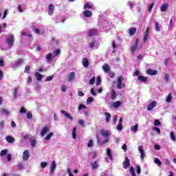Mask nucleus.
I'll use <instances>...</instances> for the list:
<instances>
[{
	"mask_svg": "<svg viewBox=\"0 0 176 176\" xmlns=\"http://www.w3.org/2000/svg\"><path fill=\"white\" fill-rule=\"evenodd\" d=\"M171 100H173V96H172V95H171V93H170V94L168 95V96H167V98H166V102H171Z\"/></svg>",
	"mask_w": 176,
	"mask_h": 176,
	"instance_id": "obj_35",
	"label": "nucleus"
},
{
	"mask_svg": "<svg viewBox=\"0 0 176 176\" xmlns=\"http://www.w3.org/2000/svg\"><path fill=\"white\" fill-rule=\"evenodd\" d=\"M101 85V78L97 77L96 78V86H100Z\"/></svg>",
	"mask_w": 176,
	"mask_h": 176,
	"instance_id": "obj_54",
	"label": "nucleus"
},
{
	"mask_svg": "<svg viewBox=\"0 0 176 176\" xmlns=\"http://www.w3.org/2000/svg\"><path fill=\"white\" fill-rule=\"evenodd\" d=\"M6 140L7 141V142H8V144H13V142H14V138L8 135L6 137Z\"/></svg>",
	"mask_w": 176,
	"mask_h": 176,
	"instance_id": "obj_16",
	"label": "nucleus"
},
{
	"mask_svg": "<svg viewBox=\"0 0 176 176\" xmlns=\"http://www.w3.org/2000/svg\"><path fill=\"white\" fill-rule=\"evenodd\" d=\"M111 99L115 100L116 98V91L115 90L112 89L111 92Z\"/></svg>",
	"mask_w": 176,
	"mask_h": 176,
	"instance_id": "obj_37",
	"label": "nucleus"
},
{
	"mask_svg": "<svg viewBox=\"0 0 176 176\" xmlns=\"http://www.w3.org/2000/svg\"><path fill=\"white\" fill-rule=\"evenodd\" d=\"M107 156L109 157V159L112 160V151H111V148H108L107 151Z\"/></svg>",
	"mask_w": 176,
	"mask_h": 176,
	"instance_id": "obj_38",
	"label": "nucleus"
},
{
	"mask_svg": "<svg viewBox=\"0 0 176 176\" xmlns=\"http://www.w3.org/2000/svg\"><path fill=\"white\" fill-rule=\"evenodd\" d=\"M18 170H23L24 169V164L23 162H19L16 166Z\"/></svg>",
	"mask_w": 176,
	"mask_h": 176,
	"instance_id": "obj_32",
	"label": "nucleus"
},
{
	"mask_svg": "<svg viewBox=\"0 0 176 176\" xmlns=\"http://www.w3.org/2000/svg\"><path fill=\"white\" fill-rule=\"evenodd\" d=\"M139 42H140V40H138V38L133 41V45H131V52L132 54H134L136 50H140V49L141 48V46H138Z\"/></svg>",
	"mask_w": 176,
	"mask_h": 176,
	"instance_id": "obj_1",
	"label": "nucleus"
},
{
	"mask_svg": "<svg viewBox=\"0 0 176 176\" xmlns=\"http://www.w3.org/2000/svg\"><path fill=\"white\" fill-rule=\"evenodd\" d=\"M170 140L174 142H175L176 141L175 135H174V132H170Z\"/></svg>",
	"mask_w": 176,
	"mask_h": 176,
	"instance_id": "obj_44",
	"label": "nucleus"
},
{
	"mask_svg": "<svg viewBox=\"0 0 176 176\" xmlns=\"http://www.w3.org/2000/svg\"><path fill=\"white\" fill-rule=\"evenodd\" d=\"M72 138L76 140V128H74L72 131Z\"/></svg>",
	"mask_w": 176,
	"mask_h": 176,
	"instance_id": "obj_39",
	"label": "nucleus"
},
{
	"mask_svg": "<svg viewBox=\"0 0 176 176\" xmlns=\"http://www.w3.org/2000/svg\"><path fill=\"white\" fill-rule=\"evenodd\" d=\"M91 166L93 170H96V169L98 168V167L100 166V164L97 162H94L91 163Z\"/></svg>",
	"mask_w": 176,
	"mask_h": 176,
	"instance_id": "obj_19",
	"label": "nucleus"
},
{
	"mask_svg": "<svg viewBox=\"0 0 176 176\" xmlns=\"http://www.w3.org/2000/svg\"><path fill=\"white\" fill-rule=\"evenodd\" d=\"M82 14L85 17H91V16L93 15V13H91V11H90L89 10H86L85 11H84L82 12Z\"/></svg>",
	"mask_w": 176,
	"mask_h": 176,
	"instance_id": "obj_15",
	"label": "nucleus"
},
{
	"mask_svg": "<svg viewBox=\"0 0 176 176\" xmlns=\"http://www.w3.org/2000/svg\"><path fill=\"white\" fill-rule=\"evenodd\" d=\"M164 80L166 82V83H168L170 80V75L168 74H166L164 76Z\"/></svg>",
	"mask_w": 176,
	"mask_h": 176,
	"instance_id": "obj_42",
	"label": "nucleus"
},
{
	"mask_svg": "<svg viewBox=\"0 0 176 176\" xmlns=\"http://www.w3.org/2000/svg\"><path fill=\"white\" fill-rule=\"evenodd\" d=\"M0 113L1 115L8 116V115H10V111L7 109H0Z\"/></svg>",
	"mask_w": 176,
	"mask_h": 176,
	"instance_id": "obj_9",
	"label": "nucleus"
},
{
	"mask_svg": "<svg viewBox=\"0 0 176 176\" xmlns=\"http://www.w3.org/2000/svg\"><path fill=\"white\" fill-rule=\"evenodd\" d=\"M132 176H135V171L134 170V167L131 166L129 170Z\"/></svg>",
	"mask_w": 176,
	"mask_h": 176,
	"instance_id": "obj_43",
	"label": "nucleus"
},
{
	"mask_svg": "<svg viewBox=\"0 0 176 176\" xmlns=\"http://www.w3.org/2000/svg\"><path fill=\"white\" fill-rule=\"evenodd\" d=\"M102 69L103 71H104V72H108L111 70V67H109V65H108V64L106 63L102 66Z\"/></svg>",
	"mask_w": 176,
	"mask_h": 176,
	"instance_id": "obj_23",
	"label": "nucleus"
},
{
	"mask_svg": "<svg viewBox=\"0 0 176 176\" xmlns=\"http://www.w3.org/2000/svg\"><path fill=\"white\" fill-rule=\"evenodd\" d=\"M123 80H124V78L123 76H119L117 80V89H123L126 86L125 84H123Z\"/></svg>",
	"mask_w": 176,
	"mask_h": 176,
	"instance_id": "obj_3",
	"label": "nucleus"
},
{
	"mask_svg": "<svg viewBox=\"0 0 176 176\" xmlns=\"http://www.w3.org/2000/svg\"><path fill=\"white\" fill-rule=\"evenodd\" d=\"M161 123L159 120H155L154 121V126H160Z\"/></svg>",
	"mask_w": 176,
	"mask_h": 176,
	"instance_id": "obj_59",
	"label": "nucleus"
},
{
	"mask_svg": "<svg viewBox=\"0 0 176 176\" xmlns=\"http://www.w3.org/2000/svg\"><path fill=\"white\" fill-rule=\"evenodd\" d=\"M100 134L102 135V137H104V138H108L109 137V132L104 129L100 131Z\"/></svg>",
	"mask_w": 176,
	"mask_h": 176,
	"instance_id": "obj_13",
	"label": "nucleus"
},
{
	"mask_svg": "<svg viewBox=\"0 0 176 176\" xmlns=\"http://www.w3.org/2000/svg\"><path fill=\"white\" fill-rule=\"evenodd\" d=\"M154 162L155 163V164H157L158 166H162V161L160 160H159L158 158H155L154 160Z\"/></svg>",
	"mask_w": 176,
	"mask_h": 176,
	"instance_id": "obj_41",
	"label": "nucleus"
},
{
	"mask_svg": "<svg viewBox=\"0 0 176 176\" xmlns=\"http://www.w3.org/2000/svg\"><path fill=\"white\" fill-rule=\"evenodd\" d=\"M47 166V162H43L41 163V168H45Z\"/></svg>",
	"mask_w": 176,
	"mask_h": 176,
	"instance_id": "obj_55",
	"label": "nucleus"
},
{
	"mask_svg": "<svg viewBox=\"0 0 176 176\" xmlns=\"http://www.w3.org/2000/svg\"><path fill=\"white\" fill-rule=\"evenodd\" d=\"M89 36H94V35H97V30L91 29L88 32Z\"/></svg>",
	"mask_w": 176,
	"mask_h": 176,
	"instance_id": "obj_18",
	"label": "nucleus"
},
{
	"mask_svg": "<svg viewBox=\"0 0 176 176\" xmlns=\"http://www.w3.org/2000/svg\"><path fill=\"white\" fill-rule=\"evenodd\" d=\"M82 63L85 68H87L89 67V60H87V58H83Z\"/></svg>",
	"mask_w": 176,
	"mask_h": 176,
	"instance_id": "obj_22",
	"label": "nucleus"
},
{
	"mask_svg": "<svg viewBox=\"0 0 176 176\" xmlns=\"http://www.w3.org/2000/svg\"><path fill=\"white\" fill-rule=\"evenodd\" d=\"M27 118L28 119H32V113L30 111L27 113Z\"/></svg>",
	"mask_w": 176,
	"mask_h": 176,
	"instance_id": "obj_58",
	"label": "nucleus"
},
{
	"mask_svg": "<svg viewBox=\"0 0 176 176\" xmlns=\"http://www.w3.org/2000/svg\"><path fill=\"white\" fill-rule=\"evenodd\" d=\"M168 9V5L167 4H163L161 6V12H167Z\"/></svg>",
	"mask_w": 176,
	"mask_h": 176,
	"instance_id": "obj_27",
	"label": "nucleus"
},
{
	"mask_svg": "<svg viewBox=\"0 0 176 176\" xmlns=\"http://www.w3.org/2000/svg\"><path fill=\"white\" fill-rule=\"evenodd\" d=\"M96 83V77L92 78L89 81V85H94Z\"/></svg>",
	"mask_w": 176,
	"mask_h": 176,
	"instance_id": "obj_57",
	"label": "nucleus"
},
{
	"mask_svg": "<svg viewBox=\"0 0 176 176\" xmlns=\"http://www.w3.org/2000/svg\"><path fill=\"white\" fill-rule=\"evenodd\" d=\"M30 66H26L25 68L24 72L26 74H28V72H30Z\"/></svg>",
	"mask_w": 176,
	"mask_h": 176,
	"instance_id": "obj_64",
	"label": "nucleus"
},
{
	"mask_svg": "<svg viewBox=\"0 0 176 176\" xmlns=\"http://www.w3.org/2000/svg\"><path fill=\"white\" fill-rule=\"evenodd\" d=\"M23 64V59H19L16 63H15V67H19Z\"/></svg>",
	"mask_w": 176,
	"mask_h": 176,
	"instance_id": "obj_40",
	"label": "nucleus"
},
{
	"mask_svg": "<svg viewBox=\"0 0 176 176\" xmlns=\"http://www.w3.org/2000/svg\"><path fill=\"white\" fill-rule=\"evenodd\" d=\"M153 130L154 131H156V132L157 133V134H160V129L159 128H157V127H156V126H154V127L153 128Z\"/></svg>",
	"mask_w": 176,
	"mask_h": 176,
	"instance_id": "obj_60",
	"label": "nucleus"
},
{
	"mask_svg": "<svg viewBox=\"0 0 176 176\" xmlns=\"http://www.w3.org/2000/svg\"><path fill=\"white\" fill-rule=\"evenodd\" d=\"M30 159V151L25 150L23 153V160L27 161Z\"/></svg>",
	"mask_w": 176,
	"mask_h": 176,
	"instance_id": "obj_5",
	"label": "nucleus"
},
{
	"mask_svg": "<svg viewBox=\"0 0 176 176\" xmlns=\"http://www.w3.org/2000/svg\"><path fill=\"white\" fill-rule=\"evenodd\" d=\"M131 131L133 133H137L138 131V124H136L135 126L131 127Z\"/></svg>",
	"mask_w": 176,
	"mask_h": 176,
	"instance_id": "obj_24",
	"label": "nucleus"
},
{
	"mask_svg": "<svg viewBox=\"0 0 176 176\" xmlns=\"http://www.w3.org/2000/svg\"><path fill=\"white\" fill-rule=\"evenodd\" d=\"M30 144L33 148H35V145H36V141H35V140H30Z\"/></svg>",
	"mask_w": 176,
	"mask_h": 176,
	"instance_id": "obj_53",
	"label": "nucleus"
},
{
	"mask_svg": "<svg viewBox=\"0 0 176 176\" xmlns=\"http://www.w3.org/2000/svg\"><path fill=\"white\" fill-rule=\"evenodd\" d=\"M52 137H53V133H50L49 135H47V137L45 138V140H50Z\"/></svg>",
	"mask_w": 176,
	"mask_h": 176,
	"instance_id": "obj_62",
	"label": "nucleus"
},
{
	"mask_svg": "<svg viewBox=\"0 0 176 176\" xmlns=\"http://www.w3.org/2000/svg\"><path fill=\"white\" fill-rule=\"evenodd\" d=\"M104 115L106 116V123H109V120H111V113L105 112Z\"/></svg>",
	"mask_w": 176,
	"mask_h": 176,
	"instance_id": "obj_26",
	"label": "nucleus"
},
{
	"mask_svg": "<svg viewBox=\"0 0 176 176\" xmlns=\"http://www.w3.org/2000/svg\"><path fill=\"white\" fill-rule=\"evenodd\" d=\"M155 31H157V32H160V26H159V23L157 21H155Z\"/></svg>",
	"mask_w": 176,
	"mask_h": 176,
	"instance_id": "obj_28",
	"label": "nucleus"
},
{
	"mask_svg": "<svg viewBox=\"0 0 176 176\" xmlns=\"http://www.w3.org/2000/svg\"><path fill=\"white\" fill-rule=\"evenodd\" d=\"M57 167V164H56L55 161H52L50 166V174H54L56 170V168Z\"/></svg>",
	"mask_w": 176,
	"mask_h": 176,
	"instance_id": "obj_6",
	"label": "nucleus"
},
{
	"mask_svg": "<svg viewBox=\"0 0 176 176\" xmlns=\"http://www.w3.org/2000/svg\"><path fill=\"white\" fill-rule=\"evenodd\" d=\"M60 53H61V51L60 50V49L56 50L53 52L54 58V57H56V56H58V54H60Z\"/></svg>",
	"mask_w": 176,
	"mask_h": 176,
	"instance_id": "obj_36",
	"label": "nucleus"
},
{
	"mask_svg": "<svg viewBox=\"0 0 176 176\" xmlns=\"http://www.w3.org/2000/svg\"><path fill=\"white\" fill-rule=\"evenodd\" d=\"M138 151L140 153V158L142 159V160H144V157H145L146 155L145 154V151H144V148L142 147V146H140L138 147Z\"/></svg>",
	"mask_w": 176,
	"mask_h": 176,
	"instance_id": "obj_4",
	"label": "nucleus"
},
{
	"mask_svg": "<svg viewBox=\"0 0 176 176\" xmlns=\"http://www.w3.org/2000/svg\"><path fill=\"white\" fill-rule=\"evenodd\" d=\"M120 105H122V102L117 101L113 103V107H114V108H119Z\"/></svg>",
	"mask_w": 176,
	"mask_h": 176,
	"instance_id": "obj_30",
	"label": "nucleus"
},
{
	"mask_svg": "<svg viewBox=\"0 0 176 176\" xmlns=\"http://www.w3.org/2000/svg\"><path fill=\"white\" fill-rule=\"evenodd\" d=\"M6 41L9 47H12L14 43V36L10 34L6 37Z\"/></svg>",
	"mask_w": 176,
	"mask_h": 176,
	"instance_id": "obj_2",
	"label": "nucleus"
},
{
	"mask_svg": "<svg viewBox=\"0 0 176 176\" xmlns=\"http://www.w3.org/2000/svg\"><path fill=\"white\" fill-rule=\"evenodd\" d=\"M128 4L131 9H133V8H134V4L133 3V1H129Z\"/></svg>",
	"mask_w": 176,
	"mask_h": 176,
	"instance_id": "obj_63",
	"label": "nucleus"
},
{
	"mask_svg": "<svg viewBox=\"0 0 176 176\" xmlns=\"http://www.w3.org/2000/svg\"><path fill=\"white\" fill-rule=\"evenodd\" d=\"M8 153V149L2 150L0 153V156H5Z\"/></svg>",
	"mask_w": 176,
	"mask_h": 176,
	"instance_id": "obj_47",
	"label": "nucleus"
},
{
	"mask_svg": "<svg viewBox=\"0 0 176 176\" xmlns=\"http://www.w3.org/2000/svg\"><path fill=\"white\" fill-rule=\"evenodd\" d=\"M153 6H155V3H152L149 7H148V12H152V9H153Z\"/></svg>",
	"mask_w": 176,
	"mask_h": 176,
	"instance_id": "obj_56",
	"label": "nucleus"
},
{
	"mask_svg": "<svg viewBox=\"0 0 176 176\" xmlns=\"http://www.w3.org/2000/svg\"><path fill=\"white\" fill-rule=\"evenodd\" d=\"M129 166H130V160H129L128 157H126L125 160L123 162V168H127Z\"/></svg>",
	"mask_w": 176,
	"mask_h": 176,
	"instance_id": "obj_14",
	"label": "nucleus"
},
{
	"mask_svg": "<svg viewBox=\"0 0 176 176\" xmlns=\"http://www.w3.org/2000/svg\"><path fill=\"white\" fill-rule=\"evenodd\" d=\"M157 105V102L156 101H153L151 103L148 104V107H147V111H152L153 108H155Z\"/></svg>",
	"mask_w": 176,
	"mask_h": 176,
	"instance_id": "obj_8",
	"label": "nucleus"
},
{
	"mask_svg": "<svg viewBox=\"0 0 176 176\" xmlns=\"http://www.w3.org/2000/svg\"><path fill=\"white\" fill-rule=\"evenodd\" d=\"M53 78H54V76H49L45 78V82H50V80H53Z\"/></svg>",
	"mask_w": 176,
	"mask_h": 176,
	"instance_id": "obj_50",
	"label": "nucleus"
},
{
	"mask_svg": "<svg viewBox=\"0 0 176 176\" xmlns=\"http://www.w3.org/2000/svg\"><path fill=\"white\" fill-rule=\"evenodd\" d=\"M54 12V5L50 4L48 7V14L52 16Z\"/></svg>",
	"mask_w": 176,
	"mask_h": 176,
	"instance_id": "obj_12",
	"label": "nucleus"
},
{
	"mask_svg": "<svg viewBox=\"0 0 176 176\" xmlns=\"http://www.w3.org/2000/svg\"><path fill=\"white\" fill-rule=\"evenodd\" d=\"M117 130H118V131H122V130H123V125L122 124V123H120L117 126Z\"/></svg>",
	"mask_w": 176,
	"mask_h": 176,
	"instance_id": "obj_49",
	"label": "nucleus"
},
{
	"mask_svg": "<svg viewBox=\"0 0 176 176\" xmlns=\"http://www.w3.org/2000/svg\"><path fill=\"white\" fill-rule=\"evenodd\" d=\"M138 80H140V82H146L148 78L144 76H138Z\"/></svg>",
	"mask_w": 176,
	"mask_h": 176,
	"instance_id": "obj_21",
	"label": "nucleus"
},
{
	"mask_svg": "<svg viewBox=\"0 0 176 176\" xmlns=\"http://www.w3.org/2000/svg\"><path fill=\"white\" fill-rule=\"evenodd\" d=\"M93 8V3H88L84 6V9H91Z\"/></svg>",
	"mask_w": 176,
	"mask_h": 176,
	"instance_id": "obj_29",
	"label": "nucleus"
},
{
	"mask_svg": "<svg viewBox=\"0 0 176 176\" xmlns=\"http://www.w3.org/2000/svg\"><path fill=\"white\" fill-rule=\"evenodd\" d=\"M50 129H49V126H45L44 128H43V129L41 131L40 135H41V137H44L45 134H46V133H49V131Z\"/></svg>",
	"mask_w": 176,
	"mask_h": 176,
	"instance_id": "obj_10",
	"label": "nucleus"
},
{
	"mask_svg": "<svg viewBox=\"0 0 176 176\" xmlns=\"http://www.w3.org/2000/svg\"><path fill=\"white\" fill-rule=\"evenodd\" d=\"M94 101V99L92 97H89L87 100V104L89 105L91 102H93Z\"/></svg>",
	"mask_w": 176,
	"mask_h": 176,
	"instance_id": "obj_46",
	"label": "nucleus"
},
{
	"mask_svg": "<svg viewBox=\"0 0 176 176\" xmlns=\"http://www.w3.org/2000/svg\"><path fill=\"white\" fill-rule=\"evenodd\" d=\"M61 113L63 115H64L66 118H67L68 119H69V120H73L74 118H72V116H71V115H69V113H67V111H61Z\"/></svg>",
	"mask_w": 176,
	"mask_h": 176,
	"instance_id": "obj_17",
	"label": "nucleus"
},
{
	"mask_svg": "<svg viewBox=\"0 0 176 176\" xmlns=\"http://www.w3.org/2000/svg\"><path fill=\"white\" fill-rule=\"evenodd\" d=\"M46 60H48V61H50V60H53V58H54V57L53 56V54H47L45 56Z\"/></svg>",
	"mask_w": 176,
	"mask_h": 176,
	"instance_id": "obj_34",
	"label": "nucleus"
},
{
	"mask_svg": "<svg viewBox=\"0 0 176 176\" xmlns=\"http://www.w3.org/2000/svg\"><path fill=\"white\" fill-rule=\"evenodd\" d=\"M96 138H97V144H98V145H105V144H108L109 142V140L107 138H106L102 142H100V138H98V136H96Z\"/></svg>",
	"mask_w": 176,
	"mask_h": 176,
	"instance_id": "obj_11",
	"label": "nucleus"
},
{
	"mask_svg": "<svg viewBox=\"0 0 176 176\" xmlns=\"http://www.w3.org/2000/svg\"><path fill=\"white\" fill-rule=\"evenodd\" d=\"M74 79H75V72H72L69 76L68 80L71 82V80H74Z\"/></svg>",
	"mask_w": 176,
	"mask_h": 176,
	"instance_id": "obj_25",
	"label": "nucleus"
},
{
	"mask_svg": "<svg viewBox=\"0 0 176 176\" xmlns=\"http://www.w3.org/2000/svg\"><path fill=\"white\" fill-rule=\"evenodd\" d=\"M130 36H133L135 32H137V29L135 28H132L129 30Z\"/></svg>",
	"mask_w": 176,
	"mask_h": 176,
	"instance_id": "obj_20",
	"label": "nucleus"
},
{
	"mask_svg": "<svg viewBox=\"0 0 176 176\" xmlns=\"http://www.w3.org/2000/svg\"><path fill=\"white\" fill-rule=\"evenodd\" d=\"M146 72L147 75H150L151 76L157 75V72L156 70H153L152 69H148Z\"/></svg>",
	"mask_w": 176,
	"mask_h": 176,
	"instance_id": "obj_7",
	"label": "nucleus"
},
{
	"mask_svg": "<svg viewBox=\"0 0 176 176\" xmlns=\"http://www.w3.org/2000/svg\"><path fill=\"white\" fill-rule=\"evenodd\" d=\"M3 127H5V121L1 120L0 122V129H1V130H3Z\"/></svg>",
	"mask_w": 176,
	"mask_h": 176,
	"instance_id": "obj_52",
	"label": "nucleus"
},
{
	"mask_svg": "<svg viewBox=\"0 0 176 176\" xmlns=\"http://www.w3.org/2000/svg\"><path fill=\"white\" fill-rule=\"evenodd\" d=\"M17 93H19V88L15 87L14 89V92H13L14 98H17Z\"/></svg>",
	"mask_w": 176,
	"mask_h": 176,
	"instance_id": "obj_31",
	"label": "nucleus"
},
{
	"mask_svg": "<svg viewBox=\"0 0 176 176\" xmlns=\"http://www.w3.org/2000/svg\"><path fill=\"white\" fill-rule=\"evenodd\" d=\"M148 34L144 33V36L143 38V42H146L148 41Z\"/></svg>",
	"mask_w": 176,
	"mask_h": 176,
	"instance_id": "obj_61",
	"label": "nucleus"
},
{
	"mask_svg": "<svg viewBox=\"0 0 176 176\" xmlns=\"http://www.w3.org/2000/svg\"><path fill=\"white\" fill-rule=\"evenodd\" d=\"M89 46L90 49H93V47H94V46H96V41L93 40V41L91 43H89Z\"/></svg>",
	"mask_w": 176,
	"mask_h": 176,
	"instance_id": "obj_45",
	"label": "nucleus"
},
{
	"mask_svg": "<svg viewBox=\"0 0 176 176\" xmlns=\"http://www.w3.org/2000/svg\"><path fill=\"white\" fill-rule=\"evenodd\" d=\"M35 76H36V78L37 80H38V81L41 80V79H42V74H41V73L36 72L35 74Z\"/></svg>",
	"mask_w": 176,
	"mask_h": 176,
	"instance_id": "obj_33",
	"label": "nucleus"
},
{
	"mask_svg": "<svg viewBox=\"0 0 176 176\" xmlns=\"http://www.w3.org/2000/svg\"><path fill=\"white\" fill-rule=\"evenodd\" d=\"M93 145H94V142H93L92 140H90L87 144L88 148H91V146H93Z\"/></svg>",
	"mask_w": 176,
	"mask_h": 176,
	"instance_id": "obj_48",
	"label": "nucleus"
},
{
	"mask_svg": "<svg viewBox=\"0 0 176 176\" xmlns=\"http://www.w3.org/2000/svg\"><path fill=\"white\" fill-rule=\"evenodd\" d=\"M87 107L83 105L82 104H80L78 106V111H81V109H86Z\"/></svg>",
	"mask_w": 176,
	"mask_h": 176,
	"instance_id": "obj_51",
	"label": "nucleus"
}]
</instances>
